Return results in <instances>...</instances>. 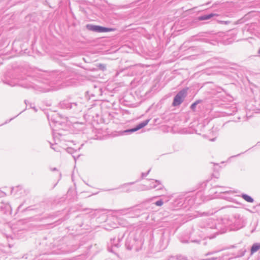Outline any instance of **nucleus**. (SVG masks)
Masks as SVG:
<instances>
[{
    "instance_id": "obj_16",
    "label": "nucleus",
    "mask_w": 260,
    "mask_h": 260,
    "mask_svg": "<svg viewBox=\"0 0 260 260\" xmlns=\"http://www.w3.org/2000/svg\"><path fill=\"white\" fill-rule=\"evenodd\" d=\"M22 189V187L21 186H18L16 187H13L12 188V190L13 191H18V190H21Z\"/></svg>"
},
{
    "instance_id": "obj_7",
    "label": "nucleus",
    "mask_w": 260,
    "mask_h": 260,
    "mask_svg": "<svg viewBox=\"0 0 260 260\" xmlns=\"http://www.w3.org/2000/svg\"><path fill=\"white\" fill-rule=\"evenodd\" d=\"M149 121V120H147L142 122L141 123H140L139 125H138L137 126V127L136 128L127 130V131H126V132H136V131L144 127V126H145L148 123Z\"/></svg>"
},
{
    "instance_id": "obj_28",
    "label": "nucleus",
    "mask_w": 260,
    "mask_h": 260,
    "mask_svg": "<svg viewBox=\"0 0 260 260\" xmlns=\"http://www.w3.org/2000/svg\"><path fill=\"white\" fill-rule=\"evenodd\" d=\"M133 184V183H128V184H124V185H125V186H128V185H129L130 184Z\"/></svg>"
},
{
    "instance_id": "obj_6",
    "label": "nucleus",
    "mask_w": 260,
    "mask_h": 260,
    "mask_svg": "<svg viewBox=\"0 0 260 260\" xmlns=\"http://www.w3.org/2000/svg\"><path fill=\"white\" fill-rule=\"evenodd\" d=\"M124 236V234H123L121 238L118 237L117 239L115 238H114L113 239H111V245L112 247H118L119 246V242L121 241V240L122 239V238Z\"/></svg>"
},
{
    "instance_id": "obj_5",
    "label": "nucleus",
    "mask_w": 260,
    "mask_h": 260,
    "mask_svg": "<svg viewBox=\"0 0 260 260\" xmlns=\"http://www.w3.org/2000/svg\"><path fill=\"white\" fill-rule=\"evenodd\" d=\"M154 181L152 182L150 186V188H154L156 190H161L163 188L164 186L160 183L158 180H153Z\"/></svg>"
},
{
    "instance_id": "obj_23",
    "label": "nucleus",
    "mask_w": 260,
    "mask_h": 260,
    "mask_svg": "<svg viewBox=\"0 0 260 260\" xmlns=\"http://www.w3.org/2000/svg\"><path fill=\"white\" fill-rule=\"evenodd\" d=\"M225 192H228V193H230V192H236V191L228 190V191H225Z\"/></svg>"
},
{
    "instance_id": "obj_10",
    "label": "nucleus",
    "mask_w": 260,
    "mask_h": 260,
    "mask_svg": "<svg viewBox=\"0 0 260 260\" xmlns=\"http://www.w3.org/2000/svg\"><path fill=\"white\" fill-rule=\"evenodd\" d=\"M218 16V14H217L211 13L209 15L199 17L198 19L200 21H203V20L209 19L214 16Z\"/></svg>"
},
{
    "instance_id": "obj_18",
    "label": "nucleus",
    "mask_w": 260,
    "mask_h": 260,
    "mask_svg": "<svg viewBox=\"0 0 260 260\" xmlns=\"http://www.w3.org/2000/svg\"><path fill=\"white\" fill-rule=\"evenodd\" d=\"M196 105H197V103H193L191 106H190V108H191V109H192L193 110H194L195 109H196Z\"/></svg>"
},
{
    "instance_id": "obj_30",
    "label": "nucleus",
    "mask_w": 260,
    "mask_h": 260,
    "mask_svg": "<svg viewBox=\"0 0 260 260\" xmlns=\"http://www.w3.org/2000/svg\"><path fill=\"white\" fill-rule=\"evenodd\" d=\"M258 53H260V49L258 50Z\"/></svg>"
},
{
    "instance_id": "obj_3",
    "label": "nucleus",
    "mask_w": 260,
    "mask_h": 260,
    "mask_svg": "<svg viewBox=\"0 0 260 260\" xmlns=\"http://www.w3.org/2000/svg\"><path fill=\"white\" fill-rule=\"evenodd\" d=\"M187 89H184L179 92V93L174 98L173 105L176 106L181 104L183 99L185 97Z\"/></svg>"
},
{
    "instance_id": "obj_15",
    "label": "nucleus",
    "mask_w": 260,
    "mask_h": 260,
    "mask_svg": "<svg viewBox=\"0 0 260 260\" xmlns=\"http://www.w3.org/2000/svg\"><path fill=\"white\" fill-rule=\"evenodd\" d=\"M87 27L88 28V29L93 31H95V29L96 28V25H87Z\"/></svg>"
},
{
    "instance_id": "obj_22",
    "label": "nucleus",
    "mask_w": 260,
    "mask_h": 260,
    "mask_svg": "<svg viewBox=\"0 0 260 260\" xmlns=\"http://www.w3.org/2000/svg\"><path fill=\"white\" fill-rule=\"evenodd\" d=\"M216 252V251H213V252H208L207 253L206 255H211V254H213L214 253H215Z\"/></svg>"
},
{
    "instance_id": "obj_14",
    "label": "nucleus",
    "mask_w": 260,
    "mask_h": 260,
    "mask_svg": "<svg viewBox=\"0 0 260 260\" xmlns=\"http://www.w3.org/2000/svg\"><path fill=\"white\" fill-rule=\"evenodd\" d=\"M125 246L128 250H131L132 249V246L129 243L128 240H127L125 242Z\"/></svg>"
},
{
    "instance_id": "obj_17",
    "label": "nucleus",
    "mask_w": 260,
    "mask_h": 260,
    "mask_svg": "<svg viewBox=\"0 0 260 260\" xmlns=\"http://www.w3.org/2000/svg\"><path fill=\"white\" fill-rule=\"evenodd\" d=\"M90 181L91 180H86V181H84V180H83V181L88 186H91V185L90 184H91V182H90Z\"/></svg>"
},
{
    "instance_id": "obj_19",
    "label": "nucleus",
    "mask_w": 260,
    "mask_h": 260,
    "mask_svg": "<svg viewBox=\"0 0 260 260\" xmlns=\"http://www.w3.org/2000/svg\"><path fill=\"white\" fill-rule=\"evenodd\" d=\"M212 214V213H210L209 212H203L202 213V216H203V215L208 216V215H210Z\"/></svg>"
},
{
    "instance_id": "obj_12",
    "label": "nucleus",
    "mask_w": 260,
    "mask_h": 260,
    "mask_svg": "<svg viewBox=\"0 0 260 260\" xmlns=\"http://www.w3.org/2000/svg\"><path fill=\"white\" fill-rule=\"evenodd\" d=\"M154 204L156 206H161L164 204V202L162 200H159L156 201Z\"/></svg>"
},
{
    "instance_id": "obj_20",
    "label": "nucleus",
    "mask_w": 260,
    "mask_h": 260,
    "mask_svg": "<svg viewBox=\"0 0 260 260\" xmlns=\"http://www.w3.org/2000/svg\"><path fill=\"white\" fill-rule=\"evenodd\" d=\"M217 258L216 257H212V258H206V259H204L203 260H217Z\"/></svg>"
},
{
    "instance_id": "obj_27",
    "label": "nucleus",
    "mask_w": 260,
    "mask_h": 260,
    "mask_svg": "<svg viewBox=\"0 0 260 260\" xmlns=\"http://www.w3.org/2000/svg\"><path fill=\"white\" fill-rule=\"evenodd\" d=\"M235 217L239 218L240 217V215L239 214H236L235 215Z\"/></svg>"
},
{
    "instance_id": "obj_9",
    "label": "nucleus",
    "mask_w": 260,
    "mask_h": 260,
    "mask_svg": "<svg viewBox=\"0 0 260 260\" xmlns=\"http://www.w3.org/2000/svg\"><path fill=\"white\" fill-rule=\"evenodd\" d=\"M259 249H260V243H253L250 248V255H252Z\"/></svg>"
},
{
    "instance_id": "obj_24",
    "label": "nucleus",
    "mask_w": 260,
    "mask_h": 260,
    "mask_svg": "<svg viewBox=\"0 0 260 260\" xmlns=\"http://www.w3.org/2000/svg\"><path fill=\"white\" fill-rule=\"evenodd\" d=\"M191 242H195V243H199L200 241H199V240H196L191 241Z\"/></svg>"
},
{
    "instance_id": "obj_21",
    "label": "nucleus",
    "mask_w": 260,
    "mask_h": 260,
    "mask_svg": "<svg viewBox=\"0 0 260 260\" xmlns=\"http://www.w3.org/2000/svg\"><path fill=\"white\" fill-rule=\"evenodd\" d=\"M216 252V251H213V252H208L207 253L206 255H211V254H213L214 253H215Z\"/></svg>"
},
{
    "instance_id": "obj_25",
    "label": "nucleus",
    "mask_w": 260,
    "mask_h": 260,
    "mask_svg": "<svg viewBox=\"0 0 260 260\" xmlns=\"http://www.w3.org/2000/svg\"><path fill=\"white\" fill-rule=\"evenodd\" d=\"M102 217L103 218V219H106L107 218V215H104L102 216Z\"/></svg>"
},
{
    "instance_id": "obj_11",
    "label": "nucleus",
    "mask_w": 260,
    "mask_h": 260,
    "mask_svg": "<svg viewBox=\"0 0 260 260\" xmlns=\"http://www.w3.org/2000/svg\"><path fill=\"white\" fill-rule=\"evenodd\" d=\"M240 196L248 203H253L254 202L253 199L247 194L242 193Z\"/></svg>"
},
{
    "instance_id": "obj_26",
    "label": "nucleus",
    "mask_w": 260,
    "mask_h": 260,
    "mask_svg": "<svg viewBox=\"0 0 260 260\" xmlns=\"http://www.w3.org/2000/svg\"><path fill=\"white\" fill-rule=\"evenodd\" d=\"M200 102H201V101L200 100H198V101H197L196 102H195L194 103H197V105L199 103H200Z\"/></svg>"
},
{
    "instance_id": "obj_8",
    "label": "nucleus",
    "mask_w": 260,
    "mask_h": 260,
    "mask_svg": "<svg viewBox=\"0 0 260 260\" xmlns=\"http://www.w3.org/2000/svg\"><path fill=\"white\" fill-rule=\"evenodd\" d=\"M114 30L113 28H106L100 26L96 25V28L95 29V32H110Z\"/></svg>"
},
{
    "instance_id": "obj_2",
    "label": "nucleus",
    "mask_w": 260,
    "mask_h": 260,
    "mask_svg": "<svg viewBox=\"0 0 260 260\" xmlns=\"http://www.w3.org/2000/svg\"><path fill=\"white\" fill-rule=\"evenodd\" d=\"M211 223H208L205 229L206 237L209 239H213L216 237L218 231L216 229V223L214 220H211Z\"/></svg>"
},
{
    "instance_id": "obj_13",
    "label": "nucleus",
    "mask_w": 260,
    "mask_h": 260,
    "mask_svg": "<svg viewBox=\"0 0 260 260\" xmlns=\"http://www.w3.org/2000/svg\"><path fill=\"white\" fill-rule=\"evenodd\" d=\"M66 251H64V250H61V249H58L57 251L56 250H54L53 251V253L54 254H62V253H65Z\"/></svg>"
},
{
    "instance_id": "obj_29",
    "label": "nucleus",
    "mask_w": 260,
    "mask_h": 260,
    "mask_svg": "<svg viewBox=\"0 0 260 260\" xmlns=\"http://www.w3.org/2000/svg\"><path fill=\"white\" fill-rule=\"evenodd\" d=\"M22 206V205H20L18 207V210H19V209L21 208Z\"/></svg>"
},
{
    "instance_id": "obj_4",
    "label": "nucleus",
    "mask_w": 260,
    "mask_h": 260,
    "mask_svg": "<svg viewBox=\"0 0 260 260\" xmlns=\"http://www.w3.org/2000/svg\"><path fill=\"white\" fill-rule=\"evenodd\" d=\"M0 211L4 214H11L12 208L10 205L7 202H1L0 205Z\"/></svg>"
},
{
    "instance_id": "obj_1",
    "label": "nucleus",
    "mask_w": 260,
    "mask_h": 260,
    "mask_svg": "<svg viewBox=\"0 0 260 260\" xmlns=\"http://www.w3.org/2000/svg\"><path fill=\"white\" fill-rule=\"evenodd\" d=\"M145 211L146 209L141 206H138L119 210L117 213L119 215H127L128 217H136L145 213Z\"/></svg>"
}]
</instances>
